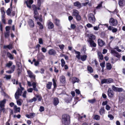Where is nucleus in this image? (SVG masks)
<instances>
[{
    "instance_id": "nucleus-1",
    "label": "nucleus",
    "mask_w": 125,
    "mask_h": 125,
    "mask_svg": "<svg viewBox=\"0 0 125 125\" xmlns=\"http://www.w3.org/2000/svg\"><path fill=\"white\" fill-rule=\"evenodd\" d=\"M19 86L20 88H18V90L17 91L15 94V99L17 100V105L20 106H21L22 103L23 101L21 99L18 100L19 98V96L21 95L22 93V90H24V88L21 87V83H19Z\"/></svg>"
},
{
    "instance_id": "nucleus-2",
    "label": "nucleus",
    "mask_w": 125,
    "mask_h": 125,
    "mask_svg": "<svg viewBox=\"0 0 125 125\" xmlns=\"http://www.w3.org/2000/svg\"><path fill=\"white\" fill-rule=\"evenodd\" d=\"M62 121L63 124L65 125H69L70 123V117L69 115L64 114L62 116Z\"/></svg>"
},
{
    "instance_id": "nucleus-3",
    "label": "nucleus",
    "mask_w": 125,
    "mask_h": 125,
    "mask_svg": "<svg viewBox=\"0 0 125 125\" xmlns=\"http://www.w3.org/2000/svg\"><path fill=\"white\" fill-rule=\"evenodd\" d=\"M88 20L90 22L93 23L95 21V19L94 14L92 13H90L88 15Z\"/></svg>"
},
{
    "instance_id": "nucleus-4",
    "label": "nucleus",
    "mask_w": 125,
    "mask_h": 125,
    "mask_svg": "<svg viewBox=\"0 0 125 125\" xmlns=\"http://www.w3.org/2000/svg\"><path fill=\"white\" fill-rule=\"evenodd\" d=\"M109 22L110 25L113 26H116L118 23L117 20L113 18H111L110 19Z\"/></svg>"
},
{
    "instance_id": "nucleus-5",
    "label": "nucleus",
    "mask_w": 125,
    "mask_h": 125,
    "mask_svg": "<svg viewBox=\"0 0 125 125\" xmlns=\"http://www.w3.org/2000/svg\"><path fill=\"white\" fill-rule=\"evenodd\" d=\"M112 88L113 90L115 92H121L123 90L122 88L116 87L113 85L112 86Z\"/></svg>"
},
{
    "instance_id": "nucleus-6",
    "label": "nucleus",
    "mask_w": 125,
    "mask_h": 125,
    "mask_svg": "<svg viewBox=\"0 0 125 125\" xmlns=\"http://www.w3.org/2000/svg\"><path fill=\"white\" fill-rule=\"evenodd\" d=\"M112 82L113 80L112 79H104L102 80L101 83L102 84L104 83H111Z\"/></svg>"
},
{
    "instance_id": "nucleus-7",
    "label": "nucleus",
    "mask_w": 125,
    "mask_h": 125,
    "mask_svg": "<svg viewBox=\"0 0 125 125\" xmlns=\"http://www.w3.org/2000/svg\"><path fill=\"white\" fill-rule=\"evenodd\" d=\"M111 53L114 54V56L119 58H120L121 56L117 52L114 50H111Z\"/></svg>"
},
{
    "instance_id": "nucleus-8",
    "label": "nucleus",
    "mask_w": 125,
    "mask_h": 125,
    "mask_svg": "<svg viewBox=\"0 0 125 125\" xmlns=\"http://www.w3.org/2000/svg\"><path fill=\"white\" fill-rule=\"evenodd\" d=\"M2 84L0 82V88L1 89L0 91V92L1 93V94L2 95H3L4 96L6 95V94L4 91L5 88L4 87H2Z\"/></svg>"
},
{
    "instance_id": "nucleus-9",
    "label": "nucleus",
    "mask_w": 125,
    "mask_h": 125,
    "mask_svg": "<svg viewBox=\"0 0 125 125\" xmlns=\"http://www.w3.org/2000/svg\"><path fill=\"white\" fill-rule=\"evenodd\" d=\"M27 72L30 77L33 79L34 80L35 79V76L30 70L27 71Z\"/></svg>"
},
{
    "instance_id": "nucleus-10",
    "label": "nucleus",
    "mask_w": 125,
    "mask_h": 125,
    "mask_svg": "<svg viewBox=\"0 0 125 125\" xmlns=\"http://www.w3.org/2000/svg\"><path fill=\"white\" fill-rule=\"evenodd\" d=\"M37 58L39 60H43L45 58V56L42 53H40L37 55Z\"/></svg>"
},
{
    "instance_id": "nucleus-11",
    "label": "nucleus",
    "mask_w": 125,
    "mask_h": 125,
    "mask_svg": "<svg viewBox=\"0 0 125 125\" xmlns=\"http://www.w3.org/2000/svg\"><path fill=\"white\" fill-rule=\"evenodd\" d=\"M15 68V66L14 65L9 67L8 68V73H13L14 71Z\"/></svg>"
},
{
    "instance_id": "nucleus-12",
    "label": "nucleus",
    "mask_w": 125,
    "mask_h": 125,
    "mask_svg": "<svg viewBox=\"0 0 125 125\" xmlns=\"http://www.w3.org/2000/svg\"><path fill=\"white\" fill-rule=\"evenodd\" d=\"M108 95L109 97H112L114 96V93L113 91L110 88H109L108 91Z\"/></svg>"
},
{
    "instance_id": "nucleus-13",
    "label": "nucleus",
    "mask_w": 125,
    "mask_h": 125,
    "mask_svg": "<svg viewBox=\"0 0 125 125\" xmlns=\"http://www.w3.org/2000/svg\"><path fill=\"white\" fill-rule=\"evenodd\" d=\"M98 45L101 47L105 45L104 42L100 39H99L98 40Z\"/></svg>"
},
{
    "instance_id": "nucleus-14",
    "label": "nucleus",
    "mask_w": 125,
    "mask_h": 125,
    "mask_svg": "<svg viewBox=\"0 0 125 125\" xmlns=\"http://www.w3.org/2000/svg\"><path fill=\"white\" fill-rule=\"evenodd\" d=\"M3 48L4 49H6L7 51H6L5 50H4L3 52V55L2 56H4L6 54V56H8V52L7 50L8 49V45H4V46Z\"/></svg>"
},
{
    "instance_id": "nucleus-15",
    "label": "nucleus",
    "mask_w": 125,
    "mask_h": 125,
    "mask_svg": "<svg viewBox=\"0 0 125 125\" xmlns=\"http://www.w3.org/2000/svg\"><path fill=\"white\" fill-rule=\"evenodd\" d=\"M6 101V100L5 99H4L2 101H0V107L1 108H3L4 107Z\"/></svg>"
},
{
    "instance_id": "nucleus-16",
    "label": "nucleus",
    "mask_w": 125,
    "mask_h": 125,
    "mask_svg": "<svg viewBox=\"0 0 125 125\" xmlns=\"http://www.w3.org/2000/svg\"><path fill=\"white\" fill-rule=\"evenodd\" d=\"M80 80L77 78L75 77H73L71 78V82L73 84L76 82L79 83Z\"/></svg>"
},
{
    "instance_id": "nucleus-17",
    "label": "nucleus",
    "mask_w": 125,
    "mask_h": 125,
    "mask_svg": "<svg viewBox=\"0 0 125 125\" xmlns=\"http://www.w3.org/2000/svg\"><path fill=\"white\" fill-rule=\"evenodd\" d=\"M88 42H89L90 46L91 47H95L96 46V44L94 42V41L91 39L89 40Z\"/></svg>"
},
{
    "instance_id": "nucleus-18",
    "label": "nucleus",
    "mask_w": 125,
    "mask_h": 125,
    "mask_svg": "<svg viewBox=\"0 0 125 125\" xmlns=\"http://www.w3.org/2000/svg\"><path fill=\"white\" fill-rule=\"evenodd\" d=\"M28 24L31 28H33L34 26V23L33 21L31 19H30L28 21Z\"/></svg>"
},
{
    "instance_id": "nucleus-19",
    "label": "nucleus",
    "mask_w": 125,
    "mask_h": 125,
    "mask_svg": "<svg viewBox=\"0 0 125 125\" xmlns=\"http://www.w3.org/2000/svg\"><path fill=\"white\" fill-rule=\"evenodd\" d=\"M35 113H30L29 115H26L25 116L28 118H32L35 116Z\"/></svg>"
},
{
    "instance_id": "nucleus-20",
    "label": "nucleus",
    "mask_w": 125,
    "mask_h": 125,
    "mask_svg": "<svg viewBox=\"0 0 125 125\" xmlns=\"http://www.w3.org/2000/svg\"><path fill=\"white\" fill-rule=\"evenodd\" d=\"M49 54L51 55H55L56 53L55 51L53 49H51L48 51Z\"/></svg>"
},
{
    "instance_id": "nucleus-21",
    "label": "nucleus",
    "mask_w": 125,
    "mask_h": 125,
    "mask_svg": "<svg viewBox=\"0 0 125 125\" xmlns=\"http://www.w3.org/2000/svg\"><path fill=\"white\" fill-rule=\"evenodd\" d=\"M73 4L74 6L77 7L79 9L81 8V4L78 1L74 2Z\"/></svg>"
},
{
    "instance_id": "nucleus-22",
    "label": "nucleus",
    "mask_w": 125,
    "mask_h": 125,
    "mask_svg": "<svg viewBox=\"0 0 125 125\" xmlns=\"http://www.w3.org/2000/svg\"><path fill=\"white\" fill-rule=\"evenodd\" d=\"M118 4L120 6H124L125 5V0H119Z\"/></svg>"
},
{
    "instance_id": "nucleus-23",
    "label": "nucleus",
    "mask_w": 125,
    "mask_h": 125,
    "mask_svg": "<svg viewBox=\"0 0 125 125\" xmlns=\"http://www.w3.org/2000/svg\"><path fill=\"white\" fill-rule=\"evenodd\" d=\"M60 81L62 83H64L65 82V77L63 75L61 76L60 77Z\"/></svg>"
},
{
    "instance_id": "nucleus-24",
    "label": "nucleus",
    "mask_w": 125,
    "mask_h": 125,
    "mask_svg": "<svg viewBox=\"0 0 125 125\" xmlns=\"http://www.w3.org/2000/svg\"><path fill=\"white\" fill-rule=\"evenodd\" d=\"M87 36L89 37L90 40H94L95 38V36L92 34H88Z\"/></svg>"
},
{
    "instance_id": "nucleus-25",
    "label": "nucleus",
    "mask_w": 125,
    "mask_h": 125,
    "mask_svg": "<svg viewBox=\"0 0 125 125\" xmlns=\"http://www.w3.org/2000/svg\"><path fill=\"white\" fill-rule=\"evenodd\" d=\"M105 110L104 107H102L99 110V113L100 115H102L103 114H104L105 113Z\"/></svg>"
},
{
    "instance_id": "nucleus-26",
    "label": "nucleus",
    "mask_w": 125,
    "mask_h": 125,
    "mask_svg": "<svg viewBox=\"0 0 125 125\" xmlns=\"http://www.w3.org/2000/svg\"><path fill=\"white\" fill-rule=\"evenodd\" d=\"M48 28L49 29H52L54 27V25L53 23L51 21H49L48 24Z\"/></svg>"
},
{
    "instance_id": "nucleus-27",
    "label": "nucleus",
    "mask_w": 125,
    "mask_h": 125,
    "mask_svg": "<svg viewBox=\"0 0 125 125\" xmlns=\"http://www.w3.org/2000/svg\"><path fill=\"white\" fill-rule=\"evenodd\" d=\"M14 109L15 110V113L17 112H20V108L18 107L16 105H15L14 107Z\"/></svg>"
},
{
    "instance_id": "nucleus-28",
    "label": "nucleus",
    "mask_w": 125,
    "mask_h": 125,
    "mask_svg": "<svg viewBox=\"0 0 125 125\" xmlns=\"http://www.w3.org/2000/svg\"><path fill=\"white\" fill-rule=\"evenodd\" d=\"M11 10L10 8H8V15L13 16L14 15L15 12L14 11L11 12Z\"/></svg>"
},
{
    "instance_id": "nucleus-29",
    "label": "nucleus",
    "mask_w": 125,
    "mask_h": 125,
    "mask_svg": "<svg viewBox=\"0 0 125 125\" xmlns=\"http://www.w3.org/2000/svg\"><path fill=\"white\" fill-rule=\"evenodd\" d=\"M73 15L75 16H77L79 14V12L76 9L73 10Z\"/></svg>"
},
{
    "instance_id": "nucleus-30",
    "label": "nucleus",
    "mask_w": 125,
    "mask_h": 125,
    "mask_svg": "<svg viewBox=\"0 0 125 125\" xmlns=\"http://www.w3.org/2000/svg\"><path fill=\"white\" fill-rule=\"evenodd\" d=\"M59 103V101L58 98H54V104L56 106Z\"/></svg>"
},
{
    "instance_id": "nucleus-31",
    "label": "nucleus",
    "mask_w": 125,
    "mask_h": 125,
    "mask_svg": "<svg viewBox=\"0 0 125 125\" xmlns=\"http://www.w3.org/2000/svg\"><path fill=\"white\" fill-rule=\"evenodd\" d=\"M32 85L33 87V90L36 91H38V89L36 88V83L34 82H33L32 83Z\"/></svg>"
},
{
    "instance_id": "nucleus-32",
    "label": "nucleus",
    "mask_w": 125,
    "mask_h": 125,
    "mask_svg": "<svg viewBox=\"0 0 125 125\" xmlns=\"http://www.w3.org/2000/svg\"><path fill=\"white\" fill-rule=\"evenodd\" d=\"M33 10L34 14V18H35V19H37V18H38V16H39L37 9L36 10Z\"/></svg>"
},
{
    "instance_id": "nucleus-33",
    "label": "nucleus",
    "mask_w": 125,
    "mask_h": 125,
    "mask_svg": "<svg viewBox=\"0 0 125 125\" xmlns=\"http://www.w3.org/2000/svg\"><path fill=\"white\" fill-rule=\"evenodd\" d=\"M6 31L4 32L5 37L6 38H8V26L5 28Z\"/></svg>"
},
{
    "instance_id": "nucleus-34",
    "label": "nucleus",
    "mask_w": 125,
    "mask_h": 125,
    "mask_svg": "<svg viewBox=\"0 0 125 125\" xmlns=\"http://www.w3.org/2000/svg\"><path fill=\"white\" fill-rule=\"evenodd\" d=\"M97 54L98 58L101 60H103V56L101 53L100 52H98Z\"/></svg>"
},
{
    "instance_id": "nucleus-35",
    "label": "nucleus",
    "mask_w": 125,
    "mask_h": 125,
    "mask_svg": "<svg viewBox=\"0 0 125 125\" xmlns=\"http://www.w3.org/2000/svg\"><path fill=\"white\" fill-rule=\"evenodd\" d=\"M35 96L36 99H38L39 101H41L42 99V97L41 95L36 94L35 95Z\"/></svg>"
},
{
    "instance_id": "nucleus-36",
    "label": "nucleus",
    "mask_w": 125,
    "mask_h": 125,
    "mask_svg": "<svg viewBox=\"0 0 125 125\" xmlns=\"http://www.w3.org/2000/svg\"><path fill=\"white\" fill-rule=\"evenodd\" d=\"M87 56L86 55H84L81 56V59L82 61H84L86 60Z\"/></svg>"
},
{
    "instance_id": "nucleus-37",
    "label": "nucleus",
    "mask_w": 125,
    "mask_h": 125,
    "mask_svg": "<svg viewBox=\"0 0 125 125\" xmlns=\"http://www.w3.org/2000/svg\"><path fill=\"white\" fill-rule=\"evenodd\" d=\"M52 85V83L51 82H49L47 84L46 87L48 89H50Z\"/></svg>"
},
{
    "instance_id": "nucleus-38",
    "label": "nucleus",
    "mask_w": 125,
    "mask_h": 125,
    "mask_svg": "<svg viewBox=\"0 0 125 125\" xmlns=\"http://www.w3.org/2000/svg\"><path fill=\"white\" fill-rule=\"evenodd\" d=\"M75 52L77 54L76 55V57L78 59L80 58V52L77 51H75Z\"/></svg>"
},
{
    "instance_id": "nucleus-39",
    "label": "nucleus",
    "mask_w": 125,
    "mask_h": 125,
    "mask_svg": "<svg viewBox=\"0 0 125 125\" xmlns=\"http://www.w3.org/2000/svg\"><path fill=\"white\" fill-rule=\"evenodd\" d=\"M0 11L2 14L1 15L5 16V12L4 11V8L2 7L0 9Z\"/></svg>"
},
{
    "instance_id": "nucleus-40",
    "label": "nucleus",
    "mask_w": 125,
    "mask_h": 125,
    "mask_svg": "<svg viewBox=\"0 0 125 125\" xmlns=\"http://www.w3.org/2000/svg\"><path fill=\"white\" fill-rule=\"evenodd\" d=\"M106 67L107 69L109 70H110L112 68V66L111 64L108 63L106 64Z\"/></svg>"
},
{
    "instance_id": "nucleus-41",
    "label": "nucleus",
    "mask_w": 125,
    "mask_h": 125,
    "mask_svg": "<svg viewBox=\"0 0 125 125\" xmlns=\"http://www.w3.org/2000/svg\"><path fill=\"white\" fill-rule=\"evenodd\" d=\"M55 23L56 25L59 26L60 25V20L57 19H56L55 20Z\"/></svg>"
},
{
    "instance_id": "nucleus-42",
    "label": "nucleus",
    "mask_w": 125,
    "mask_h": 125,
    "mask_svg": "<svg viewBox=\"0 0 125 125\" xmlns=\"http://www.w3.org/2000/svg\"><path fill=\"white\" fill-rule=\"evenodd\" d=\"M2 18V21L4 23V24H6V21L5 19H4L5 18V16H3V15H1Z\"/></svg>"
},
{
    "instance_id": "nucleus-43",
    "label": "nucleus",
    "mask_w": 125,
    "mask_h": 125,
    "mask_svg": "<svg viewBox=\"0 0 125 125\" xmlns=\"http://www.w3.org/2000/svg\"><path fill=\"white\" fill-rule=\"evenodd\" d=\"M37 99L35 97H34L33 98L29 100V102L30 103H32L33 102H35L37 100Z\"/></svg>"
},
{
    "instance_id": "nucleus-44",
    "label": "nucleus",
    "mask_w": 125,
    "mask_h": 125,
    "mask_svg": "<svg viewBox=\"0 0 125 125\" xmlns=\"http://www.w3.org/2000/svg\"><path fill=\"white\" fill-rule=\"evenodd\" d=\"M37 24L40 26L39 28L41 29H43V27L42 23L39 22H37Z\"/></svg>"
},
{
    "instance_id": "nucleus-45",
    "label": "nucleus",
    "mask_w": 125,
    "mask_h": 125,
    "mask_svg": "<svg viewBox=\"0 0 125 125\" xmlns=\"http://www.w3.org/2000/svg\"><path fill=\"white\" fill-rule=\"evenodd\" d=\"M61 66L62 67H63L65 64V62L64 61V60L63 59H62L61 60Z\"/></svg>"
},
{
    "instance_id": "nucleus-46",
    "label": "nucleus",
    "mask_w": 125,
    "mask_h": 125,
    "mask_svg": "<svg viewBox=\"0 0 125 125\" xmlns=\"http://www.w3.org/2000/svg\"><path fill=\"white\" fill-rule=\"evenodd\" d=\"M8 57L11 60H13L14 58L13 55L9 52H8Z\"/></svg>"
},
{
    "instance_id": "nucleus-47",
    "label": "nucleus",
    "mask_w": 125,
    "mask_h": 125,
    "mask_svg": "<svg viewBox=\"0 0 125 125\" xmlns=\"http://www.w3.org/2000/svg\"><path fill=\"white\" fill-rule=\"evenodd\" d=\"M95 99L94 98L92 99L88 100V101L91 103L93 104L95 102Z\"/></svg>"
},
{
    "instance_id": "nucleus-48",
    "label": "nucleus",
    "mask_w": 125,
    "mask_h": 125,
    "mask_svg": "<svg viewBox=\"0 0 125 125\" xmlns=\"http://www.w3.org/2000/svg\"><path fill=\"white\" fill-rule=\"evenodd\" d=\"M88 70L90 73H92L93 72V69L90 66H88L87 67Z\"/></svg>"
},
{
    "instance_id": "nucleus-49",
    "label": "nucleus",
    "mask_w": 125,
    "mask_h": 125,
    "mask_svg": "<svg viewBox=\"0 0 125 125\" xmlns=\"http://www.w3.org/2000/svg\"><path fill=\"white\" fill-rule=\"evenodd\" d=\"M100 116L98 115H95L94 117V119H95L97 120H98L100 119Z\"/></svg>"
},
{
    "instance_id": "nucleus-50",
    "label": "nucleus",
    "mask_w": 125,
    "mask_h": 125,
    "mask_svg": "<svg viewBox=\"0 0 125 125\" xmlns=\"http://www.w3.org/2000/svg\"><path fill=\"white\" fill-rule=\"evenodd\" d=\"M13 43H11L8 45V49L11 50L13 48L12 46Z\"/></svg>"
},
{
    "instance_id": "nucleus-51",
    "label": "nucleus",
    "mask_w": 125,
    "mask_h": 125,
    "mask_svg": "<svg viewBox=\"0 0 125 125\" xmlns=\"http://www.w3.org/2000/svg\"><path fill=\"white\" fill-rule=\"evenodd\" d=\"M60 49L62 50L63 49L64 47V45L63 44L60 45H59Z\"/></svg>"
},
{
    "instance_id": "nucleus-52",
    "label": "nucleus",
    "mask_w": 125,
    "mask_h": 125,
    "mask_svg": "<svg viewBox=\"0 0 125 125\" xmlns=\"http://www.w3.org/2000/svg\"><path fill=\"white\" fill-rule=\"evenodd\" d=\"M76 17V19L78 21H80L81 19V17L78 14L77 16H75Z\"/></svg>"
},
{
    "instance_id": "nucleus-53",
    "label": "nucleus",
    "mask_w": 125,
    "mask_h": 125,
    "mask_svg": "<svg viewBox=\"0 0 125 125\" xmlns=\"http://www.w3.org/2000/svg\"><path fill=\"white\" fill-rule=\"evenodd\" d=\"M105 62H103L100 64V65L103 68L105 66Z\"/></svg>"
},
{
    "instance_id": "nucleus-54",
    "label": "nucleus",
    "mask_w": 125,
    "mask_h": 125,
    "mask_svg": "<svg viewBox=\"0 0 125 125\" xmlns=\"http://www.w3.org/2000/svg\"><path fill=\"white\" fill-rule=\"evenodd\" d=\"M108 117L110 118V119L111 120H112L114 118V117L111 115H108Z\"/></svg>"
},
{
    "instance_id": "nucleus-55",
    "label": "nucleus",
    "mask_w": 125,
    "mask_h": 125,
    "mask_svg": "<svg viewBox=\"0 0 125 125\" xmlns=\"http://www.w3.org/2000/svg\"><path fill=\"white\" fill-rule=\"evenodd\" d=\"M13 64V62L11 61L8 62V68L10 66H12V65Z\"/></svg>"
},
{
    "instance_id": "nucleus-56",
    "label": "nucleus",
    "mask_w": 125,
    "mask_h": 125,
    "mask_svg": "<svg viewBox=\"0 0 125 125\" xmlns=\"http://www.w3.org/2000/svg\"><path fill=\"white\" fill-rule=\"evenodd\" d=\"M0 29L1 31L2 32V33L3 34V31L2 27L0 21Z\"/></svg>"
},
{
    "instance_id": "nucleus-57",
    "label": "nucleus",
    "mask_w": 125,
    "mask_h": 125,
    "mask_svg": "<svg viewBox=\"0 0 125 125\" xmlns=\"http://www.w3.org/2000/svg\"><path fill=\"white\" fill-rule=\"evenodd\" d=\"M52 81L53 83V85L54 86V87H56V84L55 80L53 79H52Z\"/></svg>"
},
{
    "instance_id": "nucleus-58",
    "label": "nucleus",
    "mask_w": 125,
    "mask_h": 125,
    "mask_svg": "<svg viewBox=\"0 0 125 125\" xmlns=\"http://www.w3.org/2000/svg\"><path fill=\"white\" fill-rule=\"evenodd\" d=\"M71 27L72 29H74L76 27V26L74 24H71Z\"/></svg>"
},
{
    "instance_id": "nucleus-59",
    "label": "nucleus",
    "mask_w": 125,
    "mask_h": 125,
    "mask_svg": "<svg viewBox=\"0 0 125 125\" xmlns=\"http://www.w3.org/2000/svg\"><path fill=\"white\" fill-rule=\"evenodd\" d=\"M86 50V48L85 47H83L82 49V51L84 53H85V52Z\"/></svg>"
},
{
    "instance_id": "nucleus-60",
    "label": "nucleus",
    "mask_w": 125,
    "mask_h": 125,
    "mask_svg": "<svg viewBox=\"0 0 125 125\" xmlns=\"http://www.w3.org/2000/svg\"><path fill=\"white\" fill-rule=\"evenodd\" d=\"M42 52L44 53L46 52L47 51L46 49L44 47H43L42 48Z\"/></svg>"
},
{
    "instance_id": "nucleus-61",
    "label": "nucleus",
    "mask_w": 125,
    "mask_h": 125,
    "mask_svg": "<svg viewBox=\"0 0 125 125\" xmlns=\"http://www.w3.org/2000/svg\"><path fill=\"white\" fill-rule=\"evenodd\" d=\"M26 93H27V92L26 91H25L23 93V94H22V96L23 97H24V98H26Z\"/></svg>"
},
{
    "instance_id": "nucleus-62",
    "label": "nucleus",
    "mask_w": 125,
    "mask_h": 125,
    "mask_svg": "<svg viewBox=\"0 0 125 125\" xmlns=\"http://www.w3.org/2000/svg\"><path fill=\"white\" fill-rule=\"evenodd\" d=\"M39 43L41 44H43V41L42 38H40L39 39Z\"/></svg>"
},
{
    "instance_id": "nucleus-63",
    "label": "nucleus",
    "mask_w": 125,
    "mask_h": 125,
    "mask_svg": "<svg viewBox=\"0 0 125 125\" xmlns=\"http://www.w3.org/2000/svg\"><path fill=\"white\" fill-rule=\"evenodd\" d=\"M44 107H43L41 106L40 107L39 110L41 112L44 111Z\"/></svg>"
},
{
    "instance_id": "nucleus-64",
    "label": "nucleus",
    "mask_w": 125,
    "mask_h": 125,
    "mask_svg": "<svg viewBox=\"0 0 125 125\" xmlns=\"http://www.w3.org/2000/svg\"><path fill=\"white\" fill-rule=\"evenodd\" d=\"M110 108V107L108 105H106L105 109L107 110H109Z\"/></svg>"
}]
</instances>
